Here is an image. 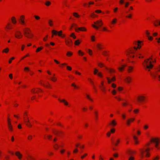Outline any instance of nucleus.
Returning a JSON list of instances; mask_svg holds the SVG:
<instances>
[{
    "label": "nucleus",
    "mask_w": 160,
    "mask_h": 160,
    "mask_svg": "<svg viewBox=\"0 0 160 160\" xmlns=\"http://www.w3.org/2000/svg\"><path fill=\"white\" fill-rule=\"evenodd\" d=\"M134 47L128 49L126 51V53L128 57L131 58H134L135 56V52L138 49H140L142 46L143 45L142 41L138 40L133 42Z\"/></svg>",
    "instance_id": "f257e3e1"
},
{
    "label": "nucleus",
    "mask_w": 160,
    "mask_h": 160,
    "mask_svg": "<svg viewBox=\"0 0 160 160\" xmlns=\"http://www.w3.org/2000/svg\"><path fill=\"white\" fill-rule=\"evenodd\" d=\"M156 62L155 59H153L151 57L145 59L142 62V65L145 70L149 72L153 66L154 63Z\"/></svg>",
    "instance_id": "f03ea898"
},
{
    "label": "nucleus",
    "mask_w": 160,
    "mask_h": 160,
    "mask_svg": "<svg viewBox=\"0 0 160 160\" xmlns=\"http://www.w3.org/2000/svg\"><path fill=\"white\" fill-rule=\"evenodd\" d=\"M24 121L25 124L29 128H31L32 126V123L37 122V121L33 119L32 117L29 118L28 117V112H25L24 113Z\"/></svg>",
    "instance_id": "7ed1b4c3"
},
{
    "label": "nucleus",
    "mask_w": 160,
    "mask_h": 160,
    "mask_svg": "<svg viewBox=\"0 0 160 160\" xmlns=\"http://www.w3.org/2000/svg\"><path fill=\"white\" fill-rule=\"evenodd\" d=\"M141 157L142 158H149L151 155L150 152V148H143L139 149Z\"/></svg>",
    "instance_id": "20e7f679"
},
{
    "label": "nucleus",
    "mask_w": 160,
    "mask_h": 160,
    "mask_svg": "<svg viewBox=\"0 0 160 160\" xmlns=\"http://www.w3.org/2000/svg\"><path fill=\"white\" fill-rule=\"evenodd\" d=\"M23 34L25 37L32 39L33 37V34L30 28L26 27L24 28L23 30Z\"/></svg>",
    "instance_id": "39448f33"
},
{
    "label": "nucleus",
    "mask_w": 160,
    "mask_h": 160,
    "mask_svg": "<svg viewBox=\"0 0 160 160\" xmlns=\"http://www.w3.org/2000/svg\"><path fill=\"white\" fill-rule=\"evenodd\" d=\"M151 141L155 143L154 147L156 149L159 150H160V138L158 137H154L151 139Z\"/></svg>",
    "instance_id": "423d86ee"
},
{
    "label": "nucleus",
    "mask_w": 160,
    "mask_h": 160,
    "mask_svg": "<svg viewBox=\"0 0 160 160\" xmlns=\"http://www.w3.org/2000/svg\"><path fill=\"white\" fill-rule=\"evenodd\" d=\"M146 98V95L144 94H142L138 96L137 100L139 103L142 104L145 102Z\"/></svg>",
    "instance_id": "0eeeda50"
},
{
    "label": "nucleus",
    "mask_w": 160,
    "mask_h": 160,
    "mask_svg": "<svg viewBox=\"0 0 160 160\" xmlns=\"http://www.w3.org/2000/svg\"><path fill=\"white\" fill-rule=\"evenodd\" d=\"M94 24H92V27L96 29H98L99 27H102L103 25V22L101 19H99L94 22Z\"/></svg>",
    "instance_id": "6e6552de"
},
{
    "label": "nucleus",
    "mask_w": 160,
    "mask_h": 160,
    "mask_svg": "<svg viewBox=\"0 0 160 160\" xmlns=\"http://www.w3.org/2000/svg\"><path fill=\"white\" fill-rule=\"evenodd\" d=\"M7 126L8 130L10 132L13 131V128L12 123V120L9 116L7 118Z\"/></svg>",
    "instance_id": "1a4fd4ad"
},
{
    "label": "nucleus",
    "mask_w": 160,
    "mask_h": 160,
    "mask_svg": "<svg viewBox=\"0 0 160 160\" xmlns=\"http://www.w3.org/2000/svg\"><path fill=\"white\" fill-rule=\"evenodd\" d=\"M40 83L41 85L48 88L51 89L52 88V86L47 81H42L40 82Z\"/></svg>",
    "instance_id": "9d476101"
},
{
    "label": "nucleus",
    "mask_w": 160,
    "mask_h": 160,
    "mask_svg": "<svg viewBox=\"0 0 160 160\" xmlns=\"http://www.w3.org/2000/svg\"><path fill=\"white\" fill-rule=\"evenodd\" d=\"M15 155L16 157L19 160H22L23 158V155L20 151H17L15 152Z\"/></svg>",
    "instance_id": "9b49d317"
},
{
    "label": "nucleus",
    "mask_w": 160,
    "mask_h": 160,
    "mask_svg": "<svg viewBox=\"0 0 160 160\" xmlns=\"http://www.w3.org/2000/svg\"><path fill=\"white\" fill-rule=\"evenodd\" d=\"M99 88H100L102 91L104 93H105L106 92V87L104 85V81H102L101 82L100 85L99 86Z\"/></svg>",
    "instance_id": "f8f14e48"
},
{
    "label": "nucleus",
    "mask_w": 160,
    "mask_h": 160,
    "mask_svg": "<svg viewBox=\"0 0 160 160\" xmlns=\"http://www.w3.org/2000/svg\"><path fill=\"white\" fill-rule=\"evenodd\" d=\"M15 37L17 39H20L23 37V34L20 31H17L15 33Z\"/></svg>",
    "instance_id": "ddd939ff"
},
{
    "label": "nucleus",
    "mask_w": 160,
    "mask_h": 160,
    "mask_svg": "<svg viewBox=\"0 0 160 160\" xmlns=\"http://www.w3.org/2000/svg\"><path fill=\"white\" fill-rule=\"evenodd\" d=\"M135 120V118L132 117L128 119L126 121V124L128 126H130L131 124L134 122Z\"/></svg>",
    "instance_id": "4468645a"
},
{
    "label": "nucleus",
    "mask_w": 160,
    "mask_h": 160,
    "mask_svg": "<svg viewBox=\"0 0 160 160\" xmlns=\"http://www.w3.org/2000/svg\"><path fill=\"white\" fill-rule=\"evenodd\" d=\"M31 92L32 93H36L39 94L42 92V90L39 88H33L31 90Z\"/></svg>",
    "instance_id": "2eb2a0df"
},
{
    "label": "nucleus",
    "mask_w": 160,
    "mask_h": 160,
    "mask_svg": "<svg viewBox=\"0 0 160 160\" xmlns=\"http://www.w3.org/2000/svg\"><path fill=\"white\" fill-rule=\"evenodd\" d=\"M58 100L60 102L63 103L65 106L68 107H70V105L69 104V102L64 99H61L60 98H58Z\"/></svg>",
    "instance_id": "dca6fc26"
},
{
    "label": "nucleus",
    "mask_w": 160,
    "mask_h": 160,
    "mask_svg": "<svg viewBox=\"0 0 160 160\" xmlns=\"http://www.w3.org/2000/svg\"><path fill=\"white\" fill-rule=\"evenodd\" d=\"M125 17L126 18L131 19L133 17V15L130 13V12H129V10H126L125 12Z\"/></svg>",
    "instance_id": "f3484780"
},
{
    "label": "nucleus",
    "mask_w": 160,
    "mask_h": 160,
    "mask_svg": "<svg viewBox=\"0 0 160 160\" xmlns=\"http://www.w3.org/2000/svg\"><path fill=\"white\" fill-rule=\"evenodd\" d=\"M65 42L66 45L68 47L71 46L72 44V41L69 37L65 39Z\"/></svg>",
    "instance_id": "a211bd4d"
},
{
    "label": "nucleus",
    "mask_w": 160,
    "mask_h": 160,
    "mask_svg": "<svg viewBox=\"0 0 160 160\" xmlns=\"http://www.w3.org/2000/svg\"><path fill=\"white\" fill-rule=\"evenodd\" d=\"M132 78L130 76H126L124 79V82L127 84L131 83L132 81Z\"/></svg>",
    "instance_id": "6ab92c4d"
},
{
    "label": "nucleus",
    "mask_w": 160,
    "mask_h": 160,
    "mask_svg": "<svg viewBox=\"0 0 160 160\" xmlns=\"http://www.w3.org/2000/svg\"><path fill=\"white\" fill-rule=\"evenodd\" d=\"M25 16L24 15H21L19 18V21L20 24L22 25H24L25 24Z\"/></svg>",
    "instance_id": "aec40b11"
},
{
    "label": "nucleus",
    "mask_w": 160,
    "mask_h": 160,
    "mask_svg": "<svg viewBox=\"0 0 160 160\" xmlns=\"http://www.w3.org/2000/svg\"><path fill=\"white\" fill-rule=\"evenodd\" d=\"M76 32H78L79 31L82 32H86L87 31V29L84 27H78L75 29Z\"/></svg>",
    "instance_id": "412c9836"
},
{
    "label": "nucleus",
    "mask_w": 160,
    "mask_h": 160,
    "mask_svg": "<svg viewBox=\"0 0 160 160\" xmlns=\"http://www.w3.org/2000/svg\"><path fill=\"white\" fill-rule=\"evenodd\" d=\"M106 69L110 73H114L116 72V70L112 68H108L107 67H106Z\"/></svg>",
    "instance_id": "4be33fe9"
},
{
    "label": "nucleus",
    "mask_w": 160,
    "mask_h": 160,
    "mask_svg": "<svg viewBox=\"0 0 160 160\" xmlns=\"http://www.w3.org/2000/svg\"><path fill=\"white\" fill-rule=\"evenodd\" d=\"M117 123L116 120L115 119L110 122L109 123V125L111 127H114L117 125Z\"/></svg>",
    "instance_id": "5701e85b"
},
{
    "label": "nucleus",
    "mask_w": 160,
    "mask_h": 160,
    "mask_svg": "<svg viewBox=\"0 0 160 160\" xmlns=\"http://www.w3.org/2000/svg\"><path fill=\"white\" fill-rule=\"evenodd\" d=\"M133 138L134 141V143L136 145L139 144V141L138 140V138L136 135H134L133 136Z\"/></svg>",
    "instance_id": "b1692460"
},
{
    "label": "nucleus",
    "mask_w": 160,
    "mask_h": 160,
    "mask_svg": "<svg viewBox=\"0 0 160 160\" xmlns=\"http://www.w3.org/2000/svg\"><path fill=\"white\" fill-rule=\"evenodd\" d=\"M106 78L107 80L108 83L110 84L112 82H114L116 81V78L115 76H113L111 79H110L109 77H107Z\"/></svg>",
    "instance_id": "393cba45"
},
{
    "label": "nucleus",
    "mask_w": 160,
    "mask_h": 160,
    "mask_svg": "<svg viewBox=\"0 0 160 160\" xmlns=\"http://www.w3.org/2000/svg\"><path fill=\"white\" fill-rule=\"evenodd\" d=\"M5 28L8 30H11L13 28L12 24L10 22L7 23L5 26Z\"/></svg>",
    "instance_id": "a878e982"
},
{
    "label": "nucleus",
    "mask_w": 160,
    "mask_h": 160,
    "mask_svg": "<svg viewBox=\"0 0 160 160\" xmlns=\"http://www.w3.org/2000/svg\"><path fill=\"white\" fill-rule=\"evenodd\" d=\"M26 159L27 160H36L33 156L30 154L27 155Z\"/></svg>",
    "instance_id": "bb28decb"
},
{
    "label": "nucleus",
    "mask_w": 160,
    "mask_h": 160,
    "mask_svg": "<svg viewBox=\"0 0 160 160\" xmlns=\"http://www.w3.org/2000/svg\"><path fill=\"white\" fill-rule=\"evenodd\" d=\"M97 49L99 50H101L103 48V44L101 43H98L96 45Z\"/></svg>",
    "instance_id": "cd10ccee"
},
{
    "label": "nucleus",
    "mask_w": 160,
    "mask_h": 160,
    "mask_svg": "<svg viewBox=\"0 0 160 160\" xmlns=\"http://www.w3.org/2000/svg\"><path fill=\"white\" fill-rule=\"evenodd\" d=\"M126 66L125 64L122 65L121 66L118 68V69L119 72H122L124 70Z\"/></svg>",
    "instance_id": "c85d7f7f"
},
{
    "label": "nucleus",
    "mask_w": 160,
    "mask_h": 160,
    "mask_svg": "<svg viewBox=\"0 0 160 160\" xmlns=\"http://www.w3.org/2000/svg\"><path fill=\"white\" fill-rule=\"evenodd\" d=\"M117 21H118V20H117V18H113L112 20V21L110 23L111 25H110V27L111 28H112L111 25H115L116 23H117Z\"/></svg>",
    "instance_id": "c756f323"
},
{
    "label": "nucleus",
    "mask_w": 160,
    "mask_h": 160,
    "mask_svg": "<svg viewBox=\"0 0 160 160\" xmlns=\"http://www.w3.org/2000/svg\"><path fill=\"white\" fill-rule=\"evenodd\" d=\"M62 30H61L60 31L58 32V35L61 38H64L65 37L66 35L65 34H62Z\"/></svg>",
    "instance_id": "7c9ffc66"
},
{
    "label": "nucleus",
    "mask_w": 160,
    "mask_h": 160,
    "mask_svg": "<svg viewBox=\"0 0 160 160\" xmlns=\"http://www.w3.org/2000/svg\"><path fill=\"white\" fill-rule=\"evenodd\" d=\"M55 74H53V76L51 77L50 78V80L53 82H55L57 81V78L55 76Z\"/></svg>",
    "instance_id": "2f4dec72"
},
{
    "label": "nucleus",
    "mask_w": 160,
    "mask_h": 160,
    "mask_svg": "<svg viewBox=\"0 0 160 160\" xmlns=\"http://www.w3.org/2000/svg\"><path fill=\"white\" fill-rule=\"evenodd\" d=\"M11 21L12 23L14 25L16 24L17 22L16 18L14 16L11 17Z\"/></svg>",
    "instance_id": "473e14b6"
},
{
    "label": "nucleus",
    "mask_w": 160,
    "mask_h": 160,
    "mask_svg": "<svg viewBox=\"0 0 160 160\" xmlns=\"http://www.w3.org/2000/svg\"><path fill=\"white\" fill-rule=\"evenodd\" d=\"M98 66L100 68L104 67L106 69V67H107L104 63L101 62H99L98 63Z\"/></svg>",
    "instance_id": "72a5a7b5"
},
{
    "label": "nucleus",
    "mask_w": 160,
    "mask_h": 160,
    "mask_svg": "<svg viewBox=\"0 0 160 160\" xmlns=\"http://www.w3.org/2000/svg\"><path fill=\"white\" fill-rule=\"evenodd\" d=\"M88 156V153H84L81 155L80 156V159L81 160L85 159Z\"/></svg>",
    "instance_id": "f704fd0d"
},
{
    "label": "nucleus",
    "mask_w": 160,
    "mask_h": 160,
    "mask_svg": "<svg viewBox=\"0 0 160 160\" xmlns=\"http://www.w3.org/2000/svg\"><path fill=\"white\" fill-rule=\"evenodd\" d=\"M86 96L87 99L92 102H93V99L91 97L90 95L88 94H86Z\"/></svg>",
    "instance_id": "c9c22d12"
},
{
    "label": "nucleus",
    "mask_w": 160,
    "mask_h": 160,
    "mask_svg": "<svg viewBox=\"0 0 160 160\" xmlns=\"http://www.w3.org/2000/svg\"><path fill=\"white\" fill-rule=\"evenodd\" d=\"M73 55V52L70 51H68L67 52L66 55L68 57H71Z\"/></svg>",
    "instance_id": "e433bc0d"
},
{
    "label": "nucleus",
    "mask_w": 160,
    "mask_h": 160,
    "mask_svg": "<svg viewBox=\"0 0 160 160\" xmlns=\"http://www.w3.org/2000/svg\"><path fill=\"white\" fill-rule=\"evenodd\" d=\"M151 143H152V142L151 141V140H150V141L149 142H147L145 144V145L144 147H143V148H150L149 146H150L151 144Z\"/></svg>",
    "instance_id": "4c0bfd02"
},
{
    "label": "nucleus",
    "mask_w": 160,
    "mask_h": 160,
    "mask_svg": "<svg viewBox=\"0 0 160 160\" xmlns=\"http://www.w3.org/2000/svg\"><path fill=\"white\" fill-rule=\"evenodd\" d=\"M58 31H57L55 30H53L52 31V37H53L54 35H58Z\"/></svg>",
    "instance_id": "58836bf2"
},
{
    "label": "nucleus",
    "mask_w": 160,
    "mask_h": 160,
    "mask_svg": "<svg viewBox=\"0 0 160 160\" xmlns=\"http://www.w3.org/2000/svg\"><path fill=\"white\" fill-rule=\"evenodd\" d=\"M73 16L76 18H79L80 16V15L76 12H74L72 13Z\"/></svg>",
    "instance_id": "ea45409f"
},
{
    "label": "nucleus",
    "mask_w": 160,
    "mask_h": 160,
    "mask_svg": "<svg viewBox=\"0 0 160 160\" xmlns=\"http://www.w3.org/2000/svg\"><path fill=\"white\" fill-rule=\"evenodd\" d=\"M160 158V156L158 155H157L153 157L152 160H159Z\"/></svg>",
    "instance_id": "a19ab883"
},
{
    "label": "nucleus",
    "mask_w": 160,
    "mask_h": 160,
    "mask_svg": "<svg viewBox=\"0 0 160 160\" xmlns=\"http://www.w3.org/2000/svg\"><path fill=\"white\" fill-rule=\"evenodd\" d=\"M82 42V40H77L75 41L74 44L76 45H79L81 42Z\"/></svg>",
    "instance_id": "79ce46f5"
},
{
    "label": "nucleus",
    "mask_w": 160,
    "mask_h": 160,
    "mask_svg": "<svg viewBox=\"0 0 160 160\" xmlns=\"http://www.w3.org/2000/svg\"><path fill=\"white\" fill-rule=\"evenodd\" d=\"M48 24L50 27H52L53 25V22L52 20L49 19L48 20Z\"/></svg>",
    "instance_id": "37998d69"
},
{
    "label": "nucleus",
    "mask_w": 160,
    "mask_h": 160,
    "mask_svg": "<svg viewBox=\"0 0 160 160\" xmlns=\"http://www.w3.org/2000/svg\"><path fill=\"white\" fill-rule=\"evenodd\" d=\"M53 147L55 150H58L59 149V147L58 144L55 143L53 145Z\"/></svg>",
    "instance_id": "c03bdc74"
},
{
    "label": "nucleus",
    "mask_w": 160,
    "mask_h": 160,
    "mask_svg": "<svg viewBox=\"0 0 160 160\" xmlns=\"http://www.w3.org/2000/svg\"><path fill=\"white\" fill-rule=\"evenodd\" d=\"M133 68L132 66H129L128 69V72H131L133 71Z\"/></svg>",
    "instance_id": "a18cd8bd"
},
{
    "label": "nucleus",
    "mask_w": 160,
    "mask_h": 160,
    "mask_svg": "<svg viewBox=\"0 0 160 160\" xmlns=\"http://www.w3.org/2000/svg\"><path fill=\"white\" fill-rule=\"evenodd\" d=\"M102 31L104 32H110V31L108 30V28L106 27H102Z\"/></svg>",
    "instance_id": "49530a36"
},
{
    "label": "nucleus",
    "mask_w": 160,
    "mask_h": 160,
    "mask_svg": "<svg viewBox=\"0 0 160 160\" xmlns=\"http://www.w3.org/2000/svg\"><path fill=\"white\" fill-rule=\"evenodd\" d=\"M78 55L81 56H82L84 55V53L80 50H78Z\"/></svg>",
    "instance_id": "de8ad7c7"
},
{
    "label": "nucleus",
    "mask_w": 160,
    "mask_h": 160,
    "mask_svg": "<svg viewBox=\"0 0 160 160\" xmlns=\"http://www.w3.org/2000/svg\"><path fill=\"white\" fill-rule=\"evenodd\" d=\"M43 47L42 46L39 47L36 50V52H40L41 50H42L43 49Z\"/></svg>",
    "instance_id": "09e8293b"
},
{
    "label": "nucleus",
    "mask_w": 160,
    "mask_h": 160,
    "mask_svg": "<svg viewBox=\"0 0 160 160\" xmlns=\"http://www.w3.org/2000/svg\"><path fill=\"white\" fill-rule=\"evenodd\" d=\"M135 56L134 58H131L130 57H129V58H130L131 59H133V58H135L136 57H138V58H143V56H140L141 55V54H138V55H136V54L135 53Z\"/></svg>",
    "instance_id": "8fccbe9b"
},
{
    "label": "nucleus",
    "mask_w": 160,
    "mask_h": 160,
    "mask_svg": "<svg viewBox=\"0 0 160 160\" xmlns=\"http://www.w3.org/2000/svg\"><path fill=\"white\" fill-rule=\"evenodd\" d=\"M108 51L106 50L103 51L102 52V54L104 56H107L108 55Z\"/></svg>",
    "instance_id": "3c124183"
},
{
    "label": "nucleus",
    "mask_w": 160,
    "mask_h": 160,
    "mask_svg": "<svg viewBox=\"0 0 160 160\" xmlns=\"http://www.w3.org/2000/svg\"><path fill=\"white\" fill-rule=\"evenodd\" d=\"M98 72V70L97 68H95L93 71V74L95 75H97Z\"/></svg>",
    "instance_id": "603ef678"
},
{
    "label": "nucleus",
    "mask_w": 160,
    "mask_h": 160,
    "mask_svg": "<svg viewBox=\"0 0 160 160\" xmlns=\"http://www.w3.org/2000/svg\"><path fill=\"white\" fill-rule=\"evenodd\" d=\"M71 86L73 87L75 89H78L79 88V87L76 85V84L74 82H73L71 85Z\"/></svg>",
    "instance_id": "864d4df0"
},
{
    "label": "nucleus",
    "mask_w": 160,
    "mask_h": 160,
    "mask_svg": "<svg viewBox=\"0 0 160 160\" xmlns=\"http://www.w3.org/2000/svg\"><path fill=\"white\" fill-rule=\"evenodd\" d=\"M9 51V49L8 48H6L4 49L2 52L3 53H7Z\"/></svg>",
    "instance_id": "5fc2aeb1"
},
{
    "label": "nucleus",
    "mask_w": 160,
    "mask_h": 160,
    "mask_svg": "<svg viewBox=\"0 0 160 160\" xmlns=\"http://www.w3.org/2000/svg\"><path fill=\"white\" fill-rule=\"evenodd\" d=\"M94 114L95 115V118L96 119H98V112L97 111H96L94 112Z\"/></svg>",
    "instance_id": "6e6d98bb"
},
{
    "label": "nucleus",
    "mask_w": 160,
    "mask_h": 160,
    "mask_svg": "<svg viewBox=\"0 0 160 160\" xmlns=\"http://www.w3.org/2000/svg\"><path fill=\"white\" fill-rule=\"evenodd\" d=\"M30 56V54H29V53H27L26 55H25L24 56H23V57H22L21 59V60H20V61L23 60V59H24L25 58H26L27 57H29Z\"/></svg>",
    "instance_id": "4d7b16f0"
},
{
    "label": "nucleus",
    "mask_w": 160,
    "mask_h": 160,
    "mask_svg": "<svg viewBox=\"0 0 160 160\" xmlns=\"http://www.w3.org/2000/svg\"><path fill=\"white\" fill-rule=\"evenodd\" d=\"M70 36L72 37L74 39H75L76 38V37L75 35V33L74 32L72 33L70 35Z\"/></svg>",
    "instance_id": "13d9d810"
},
{
    "label": "nucleus",
    "mask_w": 160,
    "mask_h": 160,
    "mask_svg": "<svg viewBox=\"0 0 160 160\" xmlns=\"http://www.w3.org/2000/svg\"><path fill=\"white\" fill-rule=\"evenodd\" d=\"M120 139H118L115 142V144L116 146H117L118 145L120 142Z\"/></svg>",
    "instance_id": "bf43d9fd"
},
{
    "label": "nucleus",
    "mask_w": 160,
    "mask_h": 160,
    "mask_svg": "<svg viewBox=\"0 0 160 160\" xmlns=\"http://www.w3.org/2000/svg\"><path fill=\"white\" fill-rule=\"evenodd\" d=\"M109 132L111 134H113L115 132V129L114 128H112L110 129Z\"/></svg>",
    "instance_id": "052dcab7"
},
{
    "label": "nucleus",
    "mask_w": 160,
    "mask_h": 160,
    "mask_svg": "<svg viewBox=\"0 0 160 160\" xmlns=\"http://www.w3.org/2000/svg\"><path fill=\"white\" fill-rule=\"evenodd\" d=\"M52 132L55 135H57L58 133V131L55 129H53Z\"/></svg>",
    "instance_id": "680f3d73"
},
{
    "label": "nucleus",
    "mask_w": 160,
    "mask_h": 160,
    "mask_svg": "<svg viewBox=\"0 0 160 160\" xmlns=\"http://www.w3.org/2000/svg\"><path fill=\"white\" fill-rule=\"evenodd\" d=\"M97 75L99 77H100V78L103 77L102 73L101 72H99L97 74Z\"/></svg>",
    "instance_id": "e2e57ef3"
},
{
    "label": "nucleus",
    "mask_w": 160,
    "mask_h": 160,
    "mask_svg": "<svg viewBox=\"0 0 160 160\" xmlns=\"http://www.w3.org/2000/svg\"><path fill=\"white\" fill-rule=\"evenodd\" d=\"M90 17L92 18H95L97 17V16L94 13V12H93L91 15Z\"/></svg>",
    "instance_id": "0e129e2a"
},
{
    "label": "nucleus",
    "mask_w": 160,
    "mask_h": 160,
    "mask_svg": "<svg viewBox=\"0 0 160 160\" xmlns=\"http://www.w3.org/2000/svg\"><path fill=\"white\" fill-rule=\"evenodd\" d=\"M139 112V110L138 109H135L133 110V112L135 114H137Z\"/></svg>",
    "instance_id": "69168bd1"
},
{
    "label": "nucleus",
    "mask_w": 160,
    "mask_h": 160,
    "mask_svg": "<svg viewBox=\"0 0 160 160\" xmlns=\"http://www.w3.org/2000/svg\"><path fill=\"white\" fill-rule=\"evenodd\" d=\"M48 35H47L46 36H45L43 39V40L44 42H46L48 40Z\"/></svg>",
    "instance_id": "338daca9"
},
{
    "label": "nucleus",
    "mask_w": 160,
    "mask_h": 160,
    "mask_svg": "<svg viewBox=\"0 0 160 160\" xmlns=\"http://www.w3.org/2000/svg\"><path fill=\"white\" fill-rule=\"evenodd\" d=\"M78 152V148H76L73 151V153H76Z\"/></svg>",
    "instance_id": "774afa93"
}]
</instances>
